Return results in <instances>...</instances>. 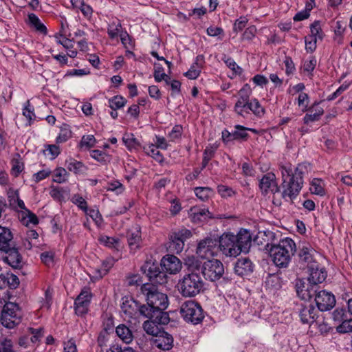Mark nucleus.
<instances>
[{
	"label": "nucleus",
	"mask_w": 352,
	"mask_h": 352,
	"mask_svg": "<svg viewBox=\"0 0 352 352\" xmlns=\"http://www.w3.org/2000/svg\"><path fill=\"white\" fill-rule=\"evenodd\" d=\"M53 182L58 184L65 183L68 178V173L65 168L62 167H57L53 171Z\"/></svg>",
	"instance_id": "37"
},
{
	"label": "nucleus",
	"mask_w": 352,
	"mask_h": 352,
	"mask_svg": "<svg viewBox=\"0 0 352 352\" xmlns=\"http://www.w3.org/2000/svg\"><path fill=\"white\" fill-rule=\"evenodd\" d=\"M183 132V128L181 125H175L173 127L170 132L168 134V138L172 142L181 138Z\"/></svg>",
	"instance_id": "62"
},
{
	"label": "nucleus",
	"mask_w": 352,
	"mask_h": 352,
	"mask_svg": "<svg viewBox=\"0 0 352 352\" xmlns=\"http://www.w3.org/2000/svg\"><path fill=\"white\" fill-rule=\"evenodd\" d=\"M308 269L309 271V276L308 278L309 283L318 285L326 279L327 274L325 269L318 267L316 263L310 265Z\"/></svg>",
	"instance_id": "23"
},
{
	"label": "nucleus",
	"mask_w": 352,
	"mask_h": 352,
	"mask_svg": "<svg viewBox=\"0 0 352 352\" xmlns=\"http://www.w3.org/2000/svg\"><path fill=\"white\" fill-rule=\"evenodd\" d=\"M196 196L201 201H207L214 195L213 190L210 187H196L194 190Z\"/></svg>",
	"instance_id": "41"
},
{
	"label": "nucleus",
	"mask_w": 352,
	"mask_h": 352,
	"mask_svg": "<svg viewBox=\"0 0 352 352\" xmlns=\"http://www.w3.org/2000/svg\"><path fill=\"white\" fill-rule=\"evenodd\" d=\"M67 167L69 171L74 172V173L77 174L82 172L84 165L80 162L72 160L68 162Z\"/></svg>",
	"instance_id": "57"
},
{
	"label": "nucleus",
	"mask_w": 352,
	"mask_h": 352,
	"mask_svg": "<svg viewBox=\"0 0 352 352\" xmlns=\"http://www.w3.org/2000/svg\"><path fill=\"white\" fill-rule=\"evenodd\" d=\"M259 186L261 189L265 192L270 190L276 192L278 190V188L276 184L275 175L272 173H267L264 175L260 181Z\"/></svg>",
	"instance_id": "29"
},
{
	"label": "nucleus",
	"mask_w": 352,
	"mask_h": 352,
	"mask_svg": "<svg viewBox=\"0 0 352 352\" xmlns=\"http://www.w3.org/2000/svg\"><path fill=\"white\" fill-rule=\"evenodd\" d=\"M165 309L161 308L153 309L146 307V311L144 316L157 324H166L168 323L170 318L168 313L164 311Z\"/></svg>",
	"instance_id": "16"
},
{
	"label": "nucleus",
	"mask_w": 352,
	"mask_h": 352,
	"mask_svg": "<svg viewBox=\"0 0 352 352\" xmlns=\"http://www.w3.org/2000/svg\"><path fill=\"white\" fill-rule=\"evenodd\" d=\"M296 243L290 238H285L270 248V255L273 263L279 268H287L296 252Z\"/></svg>",
	"instance_id": "2"
},
{
	"label": "nucleus",
	"mask_w": 352,
	"mask_h": 352,
	"mask_svg": "<svg viewBox=\"0 0 352 352\" xmlns=\"http://www.w3.org/2000/svg\"><path fill=\"white\" fill-rule=\"evenodd\" d=\"M311 193L322 197L325 195L324 184L322 179L314 178L310 184Z\"/></svg>",
	"instance_id": "35"
},
{
	"label": "nucleus",
	"mask_w": 352,
	"mask_h": 352,
	"mask_svg": "<svg viewBox=\"0 0 352 352\" xmlns=\"http://www.w3.org/2000/svg\"><path fill=\"white\" fill-rule=\"evenodd\" d=\"M309 164H298L294 170L291 164L280 166L283 182L282 197L286 201H292L299 195L303 186V176L308 173Z\"/></svg>",
	"instance_id": "1"
},
{
	"label": "nucleus",
	"mask_w": 352,
	"mask_h": 352,
	"mask_svg": "<svg viewBox=\"0 0 352 352\" xmlns=\"http://www.w3.org/2000/svg\"><path fill=\"white\" fill-rule=\"evenodd\" d=\"M224 62L235 74L241 75L242 74L243 69L236 64L232 58L228 57L224 60Z\"/></svg>",
	"instance_id": "60"
},
{
	"label": "nucleus",
	"mask_w": 352,
	"mask_h": 352,
	"mask_svg": "<svg viewBox=\"0 0 352 352\" xmlns=\"http://www.w3.org/2000/svg\"><path fill=\"white\" fill-rule=\"evenodd\" d=\"M299 311L302 322L311 324L315 321L318 311L311 304H302Z\"/></svg>",
	"instance_id": "24"
},
{
	"label": "nucleus",
	"mask_w": 352,
	"mask_h": 352,
	"mask_svg": "<svg viewBox=\"0 0 352 352\" xmlns=\"http://www.w3.org/2000/svg\"><path fill=\"white\" fill-rule=\"evenodd\" d=\"M266 284L270 287L278 289L282 287L283 280L278 274H270L266 280Z\"/></svg>",
	"instance_id": "50"
},
{
	"label": "nucleus",
	"mask_w": 352,
	"mask_h": 352,
	"mask_svg": "<svg viewBox=\"0 0 352 352\" xmlns=\"http://www.w3.org/2000/svg\"><path fill=\"white\" fill-rule=\"evenodd\" d=\"M13 235L11 230L0 226V251H6L11 246Z\"/></svg>",
	"instance_id": "30"
},
{
	"label": "nucleus",
	"mask_w": 352,
	"mask_h": 352,
	"mask_svg": "<svg viewBox=\"0 0 352 352\" xmlns=\"http://www.w3.org/2000/svg\"><path fill=\"white\" fill-rule=\"evenodd\" d=\"M191 236V231L186 228L173 232L170 236L169 250L173 253L179 254L184 248L185 241Z\"/></svg>",
	"instance_id": "11"
},
{
	"label": "nucleus",
	"mask_w": 352,
	"mask_h": 352,
	"mask_svg": "<svg viewBox=\"0 0 352 352\" xmlns=\"http://www.w3.org/2000/svg\"><path fill=\"white\" fill-rule=\"evenodd\" d=\"M302 111H307L303 118V122L305 124L318 121L324 114V109L320 106L319 102H315L309 108L307 104L305 105Z\"/></svg>",
	"instance_id": "17"
},
{
	"label": "nucleus",
	"mask_w": 352,
	"mask_h": 352,
	"mask_svg": "<svg viewBox=\"0 0 352 352\" xmlns=\"http://www.w3.org/2000/svg\"><path fill=\"white\" fill-rule=\"evenodd\" d=\"M8 198L9 204L13 209L21 211L25 209L24 201L19 197V190L10 188L8 190Z\"/></svg>",
	"instance_id": "27"
},
{
	"label": "nucleus",
	"mask_w": 352,
	"mask_h": 352,
	"mask_svg": "<svg viewBox=\"0 0 352 352\" xmlns=\"http://www.w3.org/2000/svg\"><path fill=\"white\" fill-rule=\"evenodd\" d=\"M254 265L248 258H240L234 265V272L240 276L250 274L253 272Z\"/></svg>",
	"instance_id": "25"
},
{
	"label": "nucleus",
	"mask_w": 352,
	"mask_h": 352,
	"mask_svg": "<svg viewBox=\"0 0 352 352\" xmlns=\"http://www.w3.org/2000/svg\"><path fill=\"white\" fill-rule=\"evenodd\" d=\"M249 110L256 117L259 118H261L265 113V109L256 98L250 100Z\"/></svg>",
	"instance_id": "40"
},
{
	"label": "nucleus",
	"mask_w": 352,
	"mask_h": 352,
	"mask_svg": "<svg viewBox=\"0 0 352 352\" xmlns=\"http://www.w3.org/2000/svg\"><path fill=\"white\" fill-rule=\"evenodd\" d=\"M71 201L74 204L77 206L79 209L85 212H87V203L82 196L75 194L72 196Z\"/></svg>",
	"instance_id": "52"
},
{
	"label": "nucleus",
	"mask_w": 352,
	"mask_h": 352,
	"mask_svg": "<svg viewBox=\"0 0 352 352\" xmlns=\"http://www.w3.org/2000/svg\"><path fill=\"white\" fill-rule=\"evenodd\" d=\"M91 298L92 294L90 288L83 287L74 302V309L78 316H83L88 312Z\"/></svg>",
	"instance_id": "13"
},
{
	"label": "nucleus",
	"mask_w": 352,
	"mask_h": 352,
	"mask_svg": "<svg viewBox=\"0 0 352 352\" xmlns=\"http://www.w3.org/2000/svg\"><path fill=\"white\" fill-rule=\"evenodd\" d=\"M296 293L298 297L303 300H308L311 298L309 293L307 292V289H305L304 283L296 284Z\"/></svg>",
	"instance_id": "59"
},
{
	"label": "nucleus",
	"mask_w": 352,
	"mask_h": 352,
	"mask_svg": "<svg viewBox=\"0 0 352 352\" xmlns=\"http://www.w3.org/2000/svg\"><path fill=\"white\" fill-rule=\"evenodd\" d=\"M204 63V56L203 55L197 56L190 69L184 73V76L190 80L197 79L201 74Z\"/></svg>",
	"instance_id": "26"
},
{
	"label": "nucleus",
	"mask_w": 352,
	"mask_h": 352,
	"mask_svg": "<svg viewBox=\"0 0 352 352\" xmlns=\"http://www.w3.org/2000/svg\"><path fill=\"white\" fill-rule=\"evenodd\" d=\"M235 237L240 253L248 252L252 243V236L250 231L246 229H241L237 235H235Z\"/></svg>",
	"instance_id": "22"
},
{
	"label": "nucleus",
	"mask_w": 352,
	"mask_h": 352,
	"mask_svg": "<svg viewBox=\"0 0 352 352\" xmlns=\"http://www.w3.org/2000/svg\"><path fill=\"white\" fill-rule=\"evenodd\" d=\"M19 217L21 222L25 226L36 225L38 223V219L36 215L27 208L21 211Z\"/></svg>",
	"instance_id": "31"
},
{
	"label": "nucleus",
	"mask_w": 352,
	"mask_h": 352,
	"mask_svg": "<svg viewBox=\"0 0 352 352\" xmlns=\"http://www.w3.org/2000/svg\"><path fill=\"white\" fill-rule=\"evenodd\" d=\"M236 240V238L234 234L231 233L223 234L218 239L219 250H221L226 256L236 257L240 254V250Z\"/></svg>",
	"instance_id": "8"
},
{
	"label": "nucleus",
	"mask_w": 352,
	"mask_h": 352,
	"mask_svg": "<svg viewBox=\"0 0 352 352\" xmlns=\"http://www.w3.org/2000/svg\"><path fill=\"white\" fill-rule=\"evenodd\" d=\"M173 337L165 331H162L158 336L151 337L150 341L153 346L160 350H170L173 346Z\"/></svg>",
	"instance_id": "15"
},
{
	"label": "nucleus",
	"mask_w": 352,
	"mask_h": 352,
	"mask_svg": "<svg viewBox=\"0 0 352 352\" xmlns=\"http://www.w3.org/2000/svg\"><path fill=\"white\" fill-rule=\"evenodd\" d=\"M213 217L207 208H193L190 209V218L194 223H202Z\"/></svg>",
	"instance_id": "28"
},
{
	"label": "nucleus",
	"mask_w": 352,
	"mask_h": 352,
	"mask_svg": "<svg viewBox=\"0 0 352 352\" xmlns=\"http://www.w3.org/2000/svg\"><path fill=\"white\" fill-rule=\"evenodd\" d=\"M185 265L188 267L189 270L192 271H199L201 267L202 268L203 265L201 261L194 256H188L185 259Z\"/></svg>",
	"instance_id": "48"
},
{
	"label": "nucleus",
	"mask_w": 352,
	"mask_h": 352,
	"mask_svg": "<svg viewBox=\"0 0 352 352\" xmlns=\"http://www.w3.org/2000/svg\"><path fill=\"white\" fill-rule=\"evenodd\" d=\"M28 23L31 26H32L37 32L43 34H47V28L35 14L30 13L28 14Z\"/></svg>",
	"instance_id": "34"
},
{
	"label": "nucleus",
	"mask_w": 352,
	"mask_h": 352,
	"mask_svg": "<svg viewBox=\"0 0 352 352\" xmlns=\"http://www.w3.org/2000/svg\"><path fill=\"white\" fill-rule=\"evenodd\" d=\"M117 336L126 344H129L133 339V333L125 324H120L116 327Z\"/></svg>",
	"instance_id": "33"
},
{
	"label": "nucleus",
	"mask_w": 352,
	"mask_h": 352,
	"mask_svg": "<svg viewBox=\"0 0 352 352\" xmlns=\"http://www.w3.org/2000/svg\"><path fill=\"white\" fill-rule=\"evenodd\" d=\"M72 136V132L67 124H63L60 129L58 135L56 138L57 144H61L67 142Z\"/></svg>",
	"instance_id": "42"
},
{
	"label": "nucleus",
	"mask_w": 352,
	"mask_h": 352,
	"mask_svg": "<svg viewBox=\"0 0 352 352\" xmlns=\"http://www.w3.org/2000/svg\"><path fill=\"white\" fill-rule=\"evenodd\" d=\"M311 34L308 36L311 38H316V39L322 40L323 38V33L320 21H315L310 25Z\"/></svg>",
	"instance_id": "47"
},
{
	"label": "nucleus",
	"mask_w": 352,
	"mask_h": 352,
	"mask_svg": "<svg viewBox=\"0 0 352 352\" xmlns=\"http://www.w3.org/2000/svg\"><path fill=\"white\" fill-rule=\"evenodd\" d=\"M178 288L183 296L194 297L204 291V282L199 273L192 272L179 280Z\"/></svg>",
	"instance_id": "3"
},
{
	"label": "nucleus",
	"mask_w": 352,
	"mask_h": 352,
	"mask_svg": "<svg viewBox=\"0 0 352 352\" xmlns=\"http://www.w3.org/2000/svg\"><path fill=\"white\" fill-rule=\"evenodd\" d=\"M43 152L45 157L52 160L60 153V147L56 144H49L45 146Z\"/></svg>",
	"instance_id": "46"
},
{
	"label": "nucleus",
	"mask_w": 352,
	"mask_h": 352,
	"mask_svg": "<svg viewBox=\"0 0 352 352\" xmlns=\"http://www.w3.org/2000/svg\"><path fill=\"white\" fill-rule=\"evenodd\" d=\"M257 29L255 25H250L245 29L242 34V39L246 41L252 40L256 34Z\"/></svg>",
	"instance_id": "64"
},
{
	"label": "nucleus",
	"mask_w": 352,
	"mask_h": 352,
	"mask_svg": "<svg viewBox=\"0 0 352 352\" xmlns=\"http://www.w3.org/2000/svg\"><path fill=\"white\" fill-rule=\"evenodd\" d=\"M34 107L31 105L29 100L26 101L24 104V107L23 109V115L27 118L28 120L29 124H31V122L35 118V114L34 112Z\"/></svg>",
	"instance_id": "54"
},
{
	"label": "nucleus",
	"mask_w": 352,
	"mask_h": 352,
	"mask_svg": "<svg viewBox=\"0 0 352 352\" xmlns=\"http://www.w3.org/2000/svg\"><path fill=\"white\" fill-rule=\"evenodd\" d=\"M315 301L318 310L321 311L330 310L336 305L334 295L326 290L319 291L316 295Z\"/></svg>",
	"instance_id": "14"
},
{
	"label": "nucleus",
	"mask_w": 352,
	"mask_h": 352,
	"mask_svg": "<svg viewBox=\"0 0 352 352\" xmlns=\"http://www.w3.org/2000/svg\"><path fill=\"white\" fill-rule=\"evenodd\" d=\"M51 174L52 170L50 168H44L33 174L32 179L36 183H38L48 177Z\"/></svg>",
	"instance_id": "58"
},
{
	"label": "nucleus",
	"mask_w": 352,
	"mask_h": 352,
	"mask_svg": "<svg viewBox=\"0 0 352 352\" xmlns=\"http://www.w3.org/2000/svg\"><path fill=\"white\" fill-rule=\"evenodd\" d=\"M144 330L147 334L151 335L152 337L158 336L163 330H162L157 324L153 321L147 320L143 324Z\"/></svg>",
	"instance_id": "43"
},
{
	"label": "nucleus",
	"mask_w": 352,
	"mask_h": 352,
	"mask_svg": "<svg viewBox=\"0 0 352 352\" xmlns=\"http://www.w3.org/2000/svg\"><path fill=\"white\" fill-rule=\"evenodd\" d=\"M123 142L129 150H138L142 147L140 142L134 137L133 134L124 137Z\"/></svg>",
	"instance_id": "51"
},
{
	"label": "nucleus",
	"mask_w": 352,
	"mask_h": 352,
	"mask_svg": "<svg viewBox=\"0 0 352 352\" xmlns=\"http://www.w3.org/2000/svg\"><path fill=\"white\" fill-rule=\"evenodd\" d=\"M153 76L155 80L157 82H161L163 78H164V76H166V74L164 72V68L161 65L157 63L154 64Z\"/></svg>",
	"instance_id": "63"
},
{
	"label": "nucleus",
	"mask_w": 352,
	"mask_h": 352,
	"mask_svg": "<svg viewBox=\"0 0 352 352\" xmlns=\"http://www.w3.org/2000/svg\"><path fill=\"white\" fill-rule=\"evenodd\" d=\"M219 252L218 239L207 237L201 240L197 248V254L202 258H209L217 254Z\"/></svg>",
	"instance_id": "10"
},
{
	"label": "nucleus",
	"mask_w": 352,
	"mask_h": 352,
	"mask_svg": "<svg viewBox=\"0 0 352 352\" xmlns=\"http://www.w3.org/2000/svg\"><path fill=\"white\" fill-rule=\"evenodd\" d=\"M129 246L131 251L135 252L140 247L141 230L138 225L133 226L126 234Z\"/></svg>",
	"instance_id": "20"
},
{
	"label": "nucleus",
	"mask_w": 352,
	"mask_h": 352,
	"mask_svg": "<svg viewBox=\"0 0 352 352\" xmlns=\"http://www.w3.org/2000/svg\"><path fill=\"white\" fill-rule=\"evenodd\" d=\"M122 25L118 20L111 22L107 27V34L110 38H117L122 32Z\"/></svg>",
	"instance_id": "39"
},
{
	"label": "nucleus",
	"mask_w": 352,
	"mask_h": 352,
	"mask_svg": "<svg viewBox=\"0 0 352 352\" xmlns=\"http://www.w3.org/2000/svg\"><path fill=\"white\" fill-rule=\"evenodd\" d=\"M0 352H15L13 349V343L10 339L3 338L0 340Z\"/></svg>",
	"instance_id": "61"
},
{
	"label": "nucleus",
	"mask_w": 352,
	"mask_h": 352,
	"mask_svg": "<svg viewBox=\"0 0 352 352\" xmlns=\"http://www.w3.org/2000/svg\"><path fill=\"white\" fill-rule=\"evenodd\" d=\"M235 131H233L234 138L235 140H246L249 136L247 131L256 132V131L251 128H247L240 124L234 126Z\"/></svg>",
	"instance_id": "44"
},
{
	"label": "nucleus",
	"mask_w": 352,
	"mask_h": 352,
	"mask_svg": "<svg viewBox=\"0 0 352 352\" xmlns=\"http://www.w3.org/2000/svg\"><path fill=\"white\" fill-rule=\"evenodd\" d=\"M202 274L206 279L215 281L224 274L223 263L217 259L208 260L203 263Z\"/></svg>",
	"instance_id": "9"
},
{
	"label": "nucleus",
	"mask_w": 352,
	"mask_h": 352,
	"mask_svg": "<svg viewBox=\"0 0 352 352\" xmlns=\"http://www.w3.org/2000/svg\"><path fill=\"white\" fill-rule=\"evenodd\" d=\"M347 318L346 311L343 308H337L332 313V318L340 324Z\"/></svg>",
	"instance_id": "56"
},
{
	"label": "nucleus",
	"mask_w": 352,
	"mask_h": 352,
	"mask_svg": "<svg viewBox=\"0 0 352 352\" xmlns=\"http://www.w3.org/2000/svg\"><path fill=\"white\" fill-rule=\"evenodd\" d=\"M248 23V19L246 16H241L233 24V31L239 32L243 30Z\"/></svg>",
	"instance_id": "55"
},
{
	"label": "nucleus",
	"mask_w": 352,
	"mask_h": 352,
	"mask_svg": "<svg viewBox=\"0 0 352 352\" xmlns=\"http://www.w3.org/2000/svg\"><path fill=\"white\" fill-rule=\"evenodd\" d=\"M96 144V140L93 135H85L82 137L79 143L80 149L87 151L94 147Z\"/></svg>",
	"instance_id": "45"
},
{
	"label": "nucleus",
	"mask_w": 352,
	"mask_h": 352,
	"mask_svg": "<svg viewBox=\"0 0 352 352\" xmlns=\"http://www.w3.org/2000/svg\"><path fill=\"white\" fill-rule=\"evenodd\" d=\"M141 292L146 298L147 307L153 309H166L168 307L167 295L158 292L153 284H143L141 287Z\"/></svg>",
	"instance_id": "5"
},
{
	"label": "nucleus",
	"mask_w": 352,
	"mask_h": 352,
	"mask_svg": "<svg viewBox=\"0 0 352 352\" xmlns=\"http://www.w3.org/2000/svg\"><path fill=\"white\" fill-rule=\"evenodd\" d=\"M336 331L340 333L352 332V318H347L336 327Z\"/></svg>",
	"instance_id": "53"
},
{
	"label": "nucleus",
	"mask_w": 352,
	"mask_h": 352,
	"mask_svg": "<svg viewBox=\"0 0 352 352\" xmlns=\"http://www.w3.org/2000/svg\"><path fill=\"white\" fill-rule=\"evenodd\" d=\"M250 100H244L242 102L241 99H238L234 107V112L239 116L245 118L250 113L249 110Z\"/></svg>",
	"instance_id": "36"
},
{
	"label": "nucleus",
	"mask_w": 352,
	"mask_h": 352,
	"mask_svg": "<svg viewBox=\"0 0 352 352\" xmlns=\"http://www.w3.org/2000/svg\"><path fill=\"white\" fill-rule=\"evenodd\" d=\"M162 267L170 274L177 273L182 267L179 259L174 255H166L161 261Z\"/></svg>",
	"instance_id": "21"
},
{
	"label": "nucleus",
	"mask_w": 352,
	"mask_h": 352,
	"mask_svg": "<svg viewBox=\"0 0 352 352\" xmlns=\"http://www.w3.org/2000/svg\"><path fill=\"white\" fill-rule=\"evenodd\" d=\"M314 253L315 250L309 244L303 245L300 247L298 256L299 263L303 265V267H309L310 265H313L316 263L314 261Z\"/></svg>",
	"instance_id": "18"
},
{
	"label": "nucleus",
	"mask_w": 352,
	"mask_h": 352,
	"mask_svg": "<svg viewBox=\"0 0 352 352\" xmlns=\"http://www.w3.org/2000/svg\"><path fill=\"white\" fill-rule=\"evenodd\" d=\"M6 255L3 256V261L14 269H19L22 267V256L17 249L11 247L6 251H3Z\"/></svg>",
	"instance_id": "19"
},
{
	"label": "nucleus",
	"mask_w": 352,
	"mask_h": 352,
	"mask_svg": "<svg viewBox=\"0 0 352 352\" xmlns=\"http://www.w3.org/2000/svg\"><path fill=\"white\" fill-rule=\"evenodd\" d=\"M180 314L185 321L197 324L204 318L201 305L194 300L184 302L180 307Z\"/></svg>",
	"instance_id": "6"
},
{
	"label": "nucleus",
	"mask_w": 352,
	"mask_h": 352,
	"mask_svg": "<svg viewBox=\"0 0 352 352\" xmlns=\"http://www.w3.org/2000/svg\"><path fill=\"white\" fill-rule=\"evenodd\" d=\"M23 313L16 303L6 302L0 316L1 324L7 329H14L22 322Z\"/></svg>",
	"instance_id": "4"
},
{
	"label": "nucleus",
	"mask_w": 352,
	"mask_h": 352,
	"mask_svg": "<svg viewBox=\"0 0 352 352\" xmlns=\"http://www.w3.org/2000/svg\"><path fill=\"white\" fill-rule=\"evenodd\" d=\"M121 309L125 318H137L144 316L146 311V305H141L138 300L130 296L122 299Z\"/></svg>",
	"instance_id": "7"
},
{
	"label": "nucleus",
	"mask_w": 352,
	"mask_h": 352,
	"mask_svg": "<svg viewBox=\"0 0 352 352\" xmlns=\"http://www.w3.org/2000/svg\"><path fill=\"white\" fill-rule=\"evenodd\" d=\"M141 271L149 279L152 284H164L166 283V275L160 270L157 263L151 261H146L141 267Z\"/></svg>",
	"instance_id": "12"
},
{
	"label": "nucleus",
	"mask_w": 352,
	"mask_h": 352,
	"mask_svg": "<svg viewBox=\"0 0 352 352\" xmlns=\"http://www.w3.org/2000/svg\"><path fill=\"white\" fill-rule=\"evenodd\" d=\"M157 146L155 144H151L143 147L144 151L148 155L151 156L158 162H162L164 160L162 154L158 151Z\"/></svg>",
	"instance_id": "38"
},
{
	"label": "nucleus",
	"mask_w": 352,
	"mask_h": 352,
	"mask_svg": "<svg viewBox=\"0 0 352 352\" xmlns=\"http://www.w3.org/2000/svg\"><path fill=\"white\" fill-rule=\"evenodd\" d=\"M100 244L104 245L111 250H118L120 246V239L116 237L109 236L104 234H101L98 239Z\"/></svg>",
	"instance_id": "32"
},
{
	"label": "nucleus",
	"mask_w": 352,
	"mask_h": 352,
	"mask_svg": "<svg viewBox=\"0 0 352 352\" xmlns=\"http://www.w3.org/2000/svg\"><path fill=\"white\" fill-rule=\"evenodd\" d=\"M109 107L112 110H117L123 107L126 101L124 98L121 96H116L109 99Z\"/></svg>",
	"instance_id": "49"
}]
</instances>
